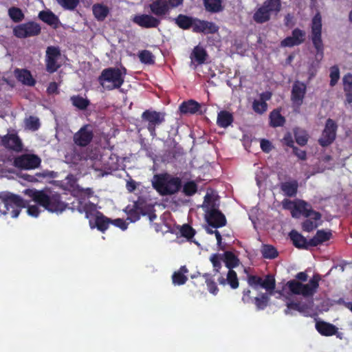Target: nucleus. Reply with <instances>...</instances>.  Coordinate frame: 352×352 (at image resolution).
<instances>
[{
    "mask_svg": "<svg viewBox=\"0 0 352 352\" xmlns=\"http://www.w3.org/2000/svg\"><path fill=\"white\" fill-rule=\"evenodd\" d=\"M25 194L32 197L37 204L50 212H63L67 208V204L61 200L59 194L56 193L50 196L43 190L31 189L26 190Z\"/></svg>",
    "mask_w": 352,
    "mask_h": 352,
    "instance_id": "nucleus-1",
    "label": "nucleus"
},
{
    "mask_svg": "<svg viewBox=\"0 0 352 352\" xmlns=\"http://www.w3.org/2000/svg\"><path fill=\"white\" fill-rule=\"evenodd\" d=\"M153 186L160 195H172L181 189L182 179L168 173L155 175Z\"/></svg>",
    "mask_w": 352,
    "mask_h": 352,
    "instance_id": "nucleus-2",
    "label": "nucleus"
},
{
    "mask_svg": "<svg viewBox=\"0 0 352 352\" xmlns=\"http://www.w3.org/2000/svg\"><path fill=\"white\" fill-rule=\"evenodd\" d=\"M0 200V214L10 213L12 218H16L21 210L26 208L25 201L21 196L10 192H1Z\"/></svg>",
    "mask_w": 352,
    "mask_h": 352,
    "instance_id": "nucleus-3",
    "label": "nucleus"
},
{
    "mask_svg": "<svg viewBox=\"0 0 352 352\" xmlns=\"http://www.w3.org/2000/svg\"><path fill=\"white\" fill-rule=\"evenodd\" d=\"M320 280V275L319 274H315L307 284H303L296 280H292L287 282V286L289 291L294 294L302 295L304 297H312L316 293L319 287V282Z\"/></svg>",
    "mask_w": 352,
    "mask_h": 352,
    "instance_id": "nucleus-4",
    "label": "nucleus"
},
{
    "mask_svg": "<svg viewBox=\"0 0 352 352\" xmlns=\"http://www.w3.org/2000/svg\"><path fill=\"white\" fill-rule=\"evenodd\" d=\"M282 204L283 208L291 210L293 217H298L297 212L305 217H311L315 221H318L322 217L319 212L314 210L311 206L304 200H298L297 202H294L288 199H285Z\"/></svg>",
    "mask_w": 352,
    "mask_h": 352,
    "instance_id": "nucleus-5",
    "label": "nucleus"
},
{
    "mask_svg": "<svg viewBox=\"0 0 352 352\" xmlns=\"http://www.w3.org/2000/svg\"><path fill=\"white\" fill-rule=\"evenodd\" d=\"M204 205L207 207L206 210V220L209 226L219 228L226 225L227 221L225 215L216 208V204L212 199V196L207 193L204 197Z\"/></svg>",
    "mask_w": 352,
    "mask_h": 352,
    "instance_id": "nucleus-6",
    "label": "nucleus"
},
{
    "mask_svg": "<svg viewBox=\"0 0 352 352\" xmlns=\"http://www.w3.org/2000/svg\"><path fill=\"white\" fill-rule=\"evenodd\" d=\"M122 76L118 67H108L102 71L98 80L104 89L111 91L120 88L124 84Z\"/></svg>",
    "mask_w": 352,
    "mask_h": 352,
    "instance_id": "nucleus-7",
    "label": "nucleus"
},
{
    "mask_svg": "<svg viewBox=\"0 0 352 352\" xmlns=\"http://www.w3.org/2000/svg\"><path fill=\"white\" fill-rule=\"evenodd\" d=\"M142 120L146 123V127L150 133L151 136H157L156 127L159 126L165 121V113L153 110H145L141 116Z\"/></svg>",
    "mask_w": 352,
    "mask_h": 352,
    "instance_id": "nucleus-8",
    "label": "nucleus"
},
{
    "mask_svg": "<svg viewBox=\"0 0 352 352\" xmlns=\"http://www.w3.org/2000/svg\"><path fill=\"white\" fill-rule=\"evenodd\" d=\"M311 39L317 54L321 57L324 54V45L322 39V17L320 13L314 15L311 20Z\"/></svg>",
    "mask_w": 352,
    "mask_h": 352,
    "instance_id": "nucleus-9",
    "label": "nucleus"
},
{
    "mask_svg": "<svg viewBox=\"0 0 352 352\" xmlns=\"http://www.w3.org/2000/svg\"><path fill=\"white\" fill-rule=\"evenodd\" d=\"M247 282L250 287L258 290L260 288L265 289L269 294H272L276 287L275 278L272 274H267L263 278L261 276L249 274L247 276Z\"/></svg>",
    "mask_w": 352,
    "mask_h": 352,
    "instance_id": "nucleus-10",
    "label": "nucleus"
},
{
    "mask_svg": "<svg viewBox=\"0 0 352 352\" xmlns=\"http://www.w3.org/2000/svg\"><path fill=\"white\" fill-rule=\"evenodd\" d=\"M41 162V158L38 155L26 153L14 157L13 165L19 169L30 170L38 168Z\"/></svg>",
    "mask_w": 352,
    "mask_h": 352,
    "instance_id": "nucleus-11",
    "label": "nucleus"
},
{
    "mask_svg": "<svg viewBox=\"0 0 352 352\" xmlns=\"http://www.w3.org/2000/svg\"><path fill=\"white\" fill-rule=\"evenodd\" d=\"M41 30L39 24L30 21L15 26L13 29V34L17 38H25L38 35Z\"/></svg>",
    "mask_w": 352,
    "mask_h": 352,
    "instance_id": "nucleus-12",
    "label": "nucleus"
},
{
    "mask_svg": "<svg viewBox=\"0 0 352 352\" xmlns=\"http://www.w3.org/2000/svg\"><path fill=\"white\" fill-rule=\"evenodd\" d=\"M337 129L338 125L336 122L331 118H328L322 135L318 139L319 144L322 147L331 145L336 140Z\"/></svg>",
    "mask_w": 352,
    "mask_h": 352,
    "instance_id": "nucleus-13",
    "label": "nucleus"
},
{
    "mask_svg": "<svg viewBox=\"0 0 352 352\" xmlns=\"http://www.w3.org/2000/svg\"><path fill=\"white\" fill-rule=\"evenodd\" d=\"M94 131L90 124L82 126L73 137L74 142L80 147H86L94 138Z\"/></svg>",
    "mask_w": 352,
    "mask_h": 352,
    "instance_id": "nucleus-14",
    "label": "nucleus"
},
{
    "mask_svg": "<svg viewBox=\"0 0 352 352\" xmlns=\"http://www.w3.org/2000/svg\"><path fill=\"white\" fill-rule=\"evenodd\" d=\"M307 92L306 85L299 80H296L292 85L291 91V101L295 108L299 109L303 103Z\"/></svg>",
    "mask_w": 352,
    "mask_h": 352,
    "instance_id": "nucleus-15",
    "label": "nucleus"
},
{
    "mask_svg": "<svg viewBox=\"0 0 352 352\" xmlns=\"http://www.w3.org/2000/svg\"><path fill=\"white\" fill-rule=\"evenodd\" d=\"M1 145L6 149L15 152L23 150V143L16 133H8L1 138Z\"/></svg>",
    "mask_w": 352,
    "mask_h": 352,
    "instance_id": "nucleus-16",
    "label": "nucleus"
},
{
    "mask_svg": "<svg viewBox=\"0 0 352 352\" xmlns=\"http://www.w3.org/2000/svg\"><path fill=\"white\" fill-rule=\"evenodd\" d=\"M132 21L143 28H155L159 26L161 21L151 14H137L133 16Z\"/></svg>",
    "mask_w": 352,
    "mask_h": 352,
    "instance_id": "nucleus-17",
    "label": "nucleus"
},
{
    "mask_svg": "<svg viewBox=\"0 0 352 352\" xmlns=\"http://www.w3.org/2000/svg\"><path fill=\"white\" fill-rule=\"evenodd\" d=\"M306 33L304 30L299 28H295L292 32V36H287L280 42V46L283 47H292L297 46L302 43L305 40Z\"/></svg>",
    "mask_w": 352,
    "mask_h": 352,
    "instance_id": "nucleus-18",
    "label": "nucleus"
},
{
    "mask_svg": "<svg viewBox=\"0 0 352 352\" xmlns=\"http://www.w3.org/2000/svg\"><path fill=\"white\" fill-rule=\"evenodd\" d=\"M151 12L155 16L163 18L168 14L170 10L167 0H152L149 4Z\"/></svg>",
    "mask_w": 352,
    "mask_h": 352,
    "instance_id": "nucleus-19",
    "label": "nucleus"
},
{
    "mask_svg": "<svg viewBox=\"0 0 352 352\" xmlns=\"http://www.w3.org/2000/svg\"><path fill=\"white\" fill-rule=\"evenodd\" d=\"M219 28L213 22L200 20L196 18L193 32L196 33H204L205 34H214L217 32Z\"/></svg>",
    "mask_w": 352,
    "mask_h": 352,
    "instance_id": "nucleus-20",
    "label": "nucleus"
},
{
    "mask_svg": "<svg viewBox=\"0 0 352 352\" xmlns=\"http://www.w3.org/2000/svg\"><path fill=\"white\" fill-rule=\"evenodd\" d=\"M124 211L127 214L126 220H129L130 222L138 221L141 215L144 214L143 209L138 201H134L133 204L128 205Z\"/></svg>",
    "mask_w": 352,
    "mask_h": 352,
    "instance_id": "nucleus-21",
    "label": "nucleus"
},
{
    "mask_svg": "<svg viewBox=\"0 0 352 352\" xmlns=\"http://www.w3.org/2000/svg\"><path fill=\"white\" fill-rule=\"evenodd\" d=\"M289 236L293 245L298 249L308 250L311 247L309 245V241L295 230H292Z\"/></svg>",
    "mask_w": 352,
    "mask_h": 352,
    "instance_id": "nucleus-22",
    "label": "nucleus"
},
{
    "mask_svg": "<svg viewBox=\"0 0 352 352\" xmlns=\"http://www.w3.org/2000/svg\"><path fill=\"white\" fill-rule=\"evenodd\" d=\"M65 157L70 163L78 164L82 161L87 160V153L82 147H74L70 153H67Z\"/></svg>",
    "mask_w": 352,
    "mask_h": 352,
    "instance_id": "nucleus-23",
    "label": "nucleus"
},
{
    "mask_svg": "<svg viewBox=\"0 0 352 352\" xmlns=\"http://www.w3.org/2000/svg\"><path fill=\"white\" fill-rule=\"evenodd\" d=\"M332 237V232L331 230H318L315 236L309 240V245L316 247L329 240Z\"/></svg>",
    "mask_w": 352,
    "mask_h": 352,
    "instance_id": "nucleus-24",
    "label": "nucleus"
},
{
    "mask_svg": "<svg viewBox=\"0 0 352 352\" xmlns=\"http://www.w3.org/2000/svg\"><path fill=\"white\" fill-rule=\"evenodd\" d=\"M217 280L221 285H229L233 289L238 288L239 285L237 274L234 270H228L226 278L221 276Z\"/></svg>",
    "mask_w": 352,
    "mask_h": 352,
    "instance_id": "nucleus-25",
    "label": "nucleus"
},
{
    "mask_svg": "<svg viewBox=\"0 0 352 352\" xmlns=\"http://www.w3.org/2000/svg\"><path fill=\"white\" fill-rule=\"evenodd\" d=\"M14 72L16 79L23 85L28 86H34L35 85L36 80L32 77L31 72L27 69L16 68Z\"/></svg>",
    "mask_w": 352,
    "mask_h": 352,
    "instance_id": "nucleus-26",
    "label": "nucleus"
},
{
    "mask_svg": "<svg viewBox=\"0 0 352 352\" xmlns=\"http://www.w3.org/2000/svg\"><path fill=\"white\" fill-rule=\"evenodd\" d=\"M280 188L286 197H294L298 192V182L296 179L282 182L280 184Z\"/></svg>",
    "mask_w": 352,
    "mask_h": 352,
    "instance_id": "nucleus-27",
    "label": "nucleus"
},
{
    "mask_svg": "<svg viewBox=\"0 0 352 352\" xmlns=\"http://www.w3.org/2000/svg\"><path fill=\"white\" fill-rule=\"evenodd\" d=\"M316 329L320 334L324 336H333L338 331V328L335 325L324 321L316 322Z\"/></svg>",
    "mask_w": 352,
    "mask_h": 352,
    "instance_id": "nucleus-28",
    "label": "nucleus"
},
{
    "mask_svg": "<svg viewBox=\"0 0 352 352\" xmlns=\"http://www.w3.org/2000/svg\"><path fill=\"white\" fill-rule=\"evenodd\" d=\"M200 108V104L192 99L182 102L179 107L182 114H195L199 112Z\"/></svg>",
    "mask_w": 352,
    "mask_h": 352,
    "instance_id": "nucleus-29",
    "label": "nucleus"
},
{
    "mask_svg": "<svg viewBox=\"0 0 352 352\" xmlns=\"http://www.w3.org/2000/svg\"><path fill=\"white\" fill-rule=\"evenodd\" d=\"M234 122L233 114L226 110H221L217 114V124L221 128L226 129Z\"/></svg>",
    "mask_w": 352,
    "mask_h": 352,
    "instance_id": "nucleus-30",
    "label": "nucleus"
},
{
    "mask_svg": "<svg viewBox=\"0 0 352 352\" xmlns=\"http://www.w3.org/2000/svg\"><path fill=\"white\" fill-rule=\"evenodd\" d=\"M111 223V219L104 216L102 212H97L94 222V228H96L99 231L104 232Z\"/></svg>",
    "mask_w": 352,
    "mask_h": 352,
    "instance_id": "nucleus-31",
    "label": "nucleus"
},
{
    "mask_svg": "<svg viewBox=\"0 0 352 352\" xmlns=\"http://www.w3.org/2000/svg\"><path fill=\"white\" fill-rule=\"evenodd\" d=\"M196 18L189 16L185 14H179L174 19L175 24L181 29L188 30L190 28H194Z\"/></svg>",
    "mask_w": 352,
    "mask_h": 352,
    "instance_id": "nucleus-32",
    "label": "nucleus"
},
{
    "mask_svg": "<svg viewBox=\"0 0 352 352\" xmlns=\"http://www.w3.org/2000/svg\"><path fill=\"white\" fill-rule=\"evenodd\" d=\"M78 211L80 213H85V218L89 219L90 227L93 228V218H96V214L98 212L96 211L94 205L91 203L82 204L78 207Z\"/></svg>",
    "mask_w": 352,
    "mask_h": 352,
    "instance_id": "nucleus-33",
    "label": "nucleus"
},
{
    "mask_svg": "<svg viewBox=\"0 0 352 352\" xmlns=\"http://www.w3.org/2000/svg\"><path fill=\"white\" fill-rule=\"evenodd\" d=\"M222 254L223 261L224 262L226 267L229 270H233V268L239 265V258L231 251H226Z\"/></svg>",
    "mask_w": 352,
    "mask_h": 352,
    "instance_id": "nucleus-34",
    "label": "nucleus"
},
{
    "mask_svg": "<svg viewBox=\"0 0 352 352\" xmlns=\"http://www.w3.org/2000/svg\"><path fill=\"white\" fill-rule=\"evenodd\" d=\"M39 19L49 25H54L57 27L59 22L58 17L50 10H43L38 14Z\"/></svg>",
    "mask_w": 352,
    "mask_h": 352,
    "instance_id": "nucleus-35",
    "label": "nucleus"
},
{
    "mask_svg": "<svg viewBox=\"0 0 352 352\" xmlns=\"http://www.w3.org/2000/svg\"><path fill=\"white\" fill-rule=\"evenodd\" d=\"M271 14L263 6L258 8L253 15L254 21L257 23H264L270 20Z\"/></svg>",
    "mask_w": 352,
    "mask_h": 352,
    "instance_id": "nucleus-36",
    "label": "nucleus"
},
{
    "mask_svg": "<svg viewBox=\"0 0 352 352\" xmlns=\"http://www.w3.org/2000/svg\"><path fill=\"white\" fill-rule=\"evenodd\" d=\"M92 11L95 18L100 21L104 20L109 12L107 6L100 3L94 4L92 8Z\"/></svg>",
    "mask_w": 352,
    "mask_h": 352,
    "instance_id": "nucleus-37",
    "label": "nucleus"
},
{
    "mask_svg": "<svg viewBox=\"0 0 352 352\" xmlns=\"http://www.w3.org/2000/svg\"><path fill=\"white\" fill-rule=\"evenodd\" d=\"M263 6L270 13L277 14L281 10L280 0H265Z\"/></svg>",
    "mask_w": 352,
    "mask_h": 352,
    "instance_id": "nucleus-38",
    "label": "nucleus"
},
{
    "mask_svg": "<svg viewBox=\"0 0 352 352\" xmlns=\"http://www.w3.org/2000/svg\"><path fill=\"white\" fill-rule=\"evenodd\" d=\"M270 125L273 127L282 126L285 122V118L278 110L272 111L270 114Z\"/></svg>",
    "mask_w": 352,
    "mask_h": 352,
    "instance_id": "nucleus-39",
    "label": "nucleus"
},
{
    "mask_svg": "<svg viewBox=\"0 0 352 352\" xmlns=\"http://www.w3.org/2000/svg\"><path fill=\"white\" fill-rule=\"evenodd\" d=\"M72 104L80 110L86 109L90 104L88 99L84 98L80 95L73 96L70 98Z\"/></svg>",
    "mask_w": 352,
    "mask_h": 352,
    "instance_id": "nucleus-40",
    "label": "nucleus"
},
{
    "mask_svg": "<svg viewBox=\"0 0 352 352\" xmlns=\"http://www.w3.org/2000/svg\"><path fill=\"white\" fill-rule=\"evenodd\" d=\"M207 56L206 51L199 46H196L192 53V58L199 65L205 63Z\"/></svg>",
    "mask_w": 352,
    "mask_h": 352,
    "instance_id": "nucleus-41",
    "label": "nucleus"
},
{
    "mask_svg": "<svg viewBox=\"0 0 352 352\" xmlns=\"http://www.w3.org/2000/svg\"><path fill=\"white\" fill-rule=\"evenodd\" d=\"M269 293H261L259 296L254 298V305L257 309L263 310L267 307L270 301Z\"/></svg>",
    "mask_w": 352,
    "mask_h": 352,
    "instance_id": "nucleus-42",
    "label": "nucleus"
},
{
    "mask_svg": "<svg viewBox=\"0 0 352 352\" xmlns=\"http://www.w3.org/2000/svg\"><path fill=\"white\" fill-rule=\"evenodd\" d=\"M203 277L205 278V282L209 292L213 295H217L219 292V288L213 279V276L211 274L205 273L203 274Z\"/></svg>",
    "mask_w": 352,
    "mask_h": 352,
    "instance_id": "nucleus-43",
    "label": "nucleus"
},
{
    "mask_svg": "<svg viewBox=\"0 0 352 352\" xmlns=\"http://www.w3.org/2000/svg\"><path fill=\"white\" fill-rule=\"evenodd\" d=\"M204 5L210 12H218L222 10L221 0H204Z\"/></svg>",
    "mask_w": 352,
    "mask_h": 352,
    "instance_id": "nucleus-44",
    "label": "nucleus"
},
{
    "mask_svg": "<svg viewBox=\"0 0 352 352\" xmlns=\"http://www.w3.org/2000/svg\"><path fill=\"white\" fill-rule=\"evenodd\" d=\"M8 16L14 23L22 21L25 17L22 10L16 7H11L8 9Z\"/></svg>",
    "mask_w": 352,
    "mask_h": 352,
    "instance_id": "nucleus-45",
    "label": "nucleus"
},
{
    "mask_svg": "<svg viewBox=\"0 0 352 352\" xmlns=\"http://www.w3.org/2000/svg\"><path fill=\"white\" fill-rule=\"evenodd\" d=\"M294 138L296 143L303 146L307 144L309 135L306 131L298 129L294 131Z\"/></svg>",
    "mask_w": 352,
    "mask_h": 352,
    "instance_id": "nucleus-46",
    "label": "nucleus"
},
{
    "mask_svg": "<svg viewBox=\"0 0 352 352\" xmlns=\"http://www.w3.org/2000/svg\"><path fill=\"white\" fill-rule=\"evenodd\" d=\"M262 256L265 258L273 259L278 256L277 250L272 245H264L261 250Z\"/></svg>",
    "mask_w": 352,
    "mask_h": 352,
    "instance_id": "nucleus-47",
    "label": "nucleus"
},
{
    "mask_svg": "<svg viewBox=\"0 0 352 352\" xmlns=\"http://www.w3.org/2000/svg\"><path fill=\"white\" fill-rule=\"evenodd\" d=\"M198 186L195 181H188L183 186L182 192L188 197L192 196L197 192Z\"/></svg>",
    "mask_w": 352,
    "mask_h": 352,
    "instance_id": "nucleus-48",
    "label": "nucleus"
},
{
    "mask_svg": "<svg viewBox=\"0 0 352 352\" xmlns=\"http://www.w3.org/2000/svg\"><path fill=\"white\" fill-rule=\"evenodd\" d=\"M307 309L305 304H302L300 302H289L287 303V309L285 310V314H289L290 310L298 311L300 313L304 312Z\"/></svg>",
    "mask_w": 352,
    "mask_h": 352,
    "instance_id": "nucleus-49",
    "label": "nucleus"
},
{
    "mask_svg": "<svg viewBox=\"0 0 352 352\" xmlns=\"http://www.w3.org/2000/svg\"><path fill=\"white\" fill-rule=\"evenodd\" d=\"M139 58L144 64L151 65L155 63L154 56L150 51L146 50H142L139 53Z\"/></svg>",
    "mask_w": 352,
    "mask_h": 352,
    "instance_id": "nucleus-50",
    "label": "nucleus"
},
{
    "mask_svg": "<svg viewBox=\"0 0 352 352\" xmlns=\"http://www.w3.org/2000/svg\"><path fill=\"white\" fill-rule=\"evenodd\" d=\"M252 109L258 114H263L267 110V104L265 101L254 100L252 102Z\"/></svg>",
    "mask_w": 352,
    "mask_h": 352,
    "instance_id": "nucleus-51",
    "label": "nucleus"
},
{
    "mask_svg": "<svg viewBox=\"0 0 352 352\" xmlns=\"http://www.w3.org/2000/svg\"><path fill=\"white\" fill-rule=\"evenodd\" d=\"M210 261H211L213 267V271L215 273L219 272V270L221 267V261H223V257L221 254H213L211 255L210 258Z\"/></svg>",
    "mask_w": 352,
    "mask_h": 352,
    "instance_id": "nucleus-52",
    "label": "nucleus"
},
{
    "mask_svg": "<svg viewBox=\"0 0 352 352\" xmlns=\"http://www.w3.org/2000/svg\"><path fill=\"white\" fill-rule=\"evenodd\" d=\"M187 280V276L181 272H175L172 275V281L175 285H184Z\"/></svg>",
    "mask_w": 352,
    "mask_h": 352,
    "instance_id": "nucleus-53",
    "label": "nucleus"
},
{
    "mask_svg": "<svg viewBox=\"0 0 352 352\" xmlns=\"http://www.w3.org/2000/svg\"><path fill=\"white\" fill-rule=\"evenodd\" d=\"M46 70L50 73H54L60 67V65L57 63V59L50 57L45 58Z\"/></svg>",
    "mask_w": 352,
    "mask_h": 352,
    "instance_id": "nucleus-54",
    "label": "nucleus"
},
{
    "mask_svg": "<svg viewBox=\"0 0 352 352\" xmlns=\"http://www.w3.org/2000/svg\"><path fill=\"white\" fill-rule=\"evenodd\" d=\"M180 233L182 236L187 239H191L195 234V230L188 224H184L180 229Z\"/></svg>",
    "mask_w": 352,
    "mask_h": 352,
    "instance_id": "nucleus-55",
    "label": "nucleus"
},
{
    "mask_svg": "<svg viewBox=\"0 0 352 352\" xmlns=\"http://www.w3.org/2000/svg\"><path fill=\"white\" fill-rule=\"evenodd\" d=\"M330 85L335 86L340 79V70L337 65L332 66L330 68Z\"/></svg>",
    "mask_w": 352,
    "mask_h": 352,
    "instance_id": "nucleus-56",
    "label": "nucleus"
},
{
    "mask_svg": "<svg viewBox=\"0 0 352 352\" xmlns=\"http://www.w3.org/2000/svg\"><path fill=\"white\" fill-rule=\"evenodd\" d=\"M65 9L72 10L76 8L79 0H56Z\"/></svg>",
    "mask_w": 352,
    "mask_h": 352,
    "instance_id": "nucleus-57",
    "label": "nucleus"
},
{
    "mask_svg": "<svg viewBox=\"0 0 352 352\" xmlns=\"http://www.w3.org/2000/svg\"><path fill=\"white\" fill-rule=\"evenodd\" d=\"M27 126L33 131L38 130L40 127V122L38 118L30 116L26 122Z\"/></svg>",
    "mask_w": 352,
    "mask_h": 352,
    "instance_id": "nucleus-58",
    "label": "nucleus"
},
{
    "mask_svg": "<svg viewBox=\"0 0 352 352\" xmlns=\"http://www.w3.org/2000/svg\"><path fill=\"white\" fill-rule=\"evenodd\" d=\"M60 56V52L58 47L50 46L46 50V58L50 57L52 58L58 59Z\"/></svg>",
    "mask_w": 352,
    "mask_h": 352,
    "instance_id": "nucleus-59",
    "label": "nucleus"
},
{
    "mask_svg": "<svg viewBox=\"0 0 352 352\" xmlns=\"http://www.w3.org/2000/svg\"><path fill=\"white\" fill-rule=\"evenodd\" d=\"M344 91H351L352 89V74L348 73L343 77Z\"/></svg>",
    "mask_w": 352,
    "mask_h": 352,
    "instance_id": "nucleus-60",
    "label": "nucleus"
},
{
    "mask_svg": "<svg viewBox=\"0 0 352 352\" xmlns=\"http://www.w3.org/2000/svg\"><path fill=\"white\" fill-rule=\"evenodd\" d=\"M260 146L261 150L266 153H270L273 148L271 142L266 139H262L261 140Z\"/></svg>",
    "mask_w": 352,
    "mask_h": 352,
    "instance_id": "nucleus-61",
    "label": "nucleus"
},
{
    "mask_svg": "<svg viewBox=\"0 0 352 352\" xmlns=\"http://www.w3.org/2000/svg\"><path fill=\"white\" fill-rule=\"evenodd\" d=\"M317 227V225L315 224L310 219H306L302 223V228L305 232H311L314 229H315Z\"/></svg>",
    "mask_w": 352,
    "mask_h": 352,
    "instance_id": "nucleus-62",
    "label": "nucleus"
},
{
    "mask_svg": "<svg viewBox=\"0 0 352 352\" xmlns=\"http://www.w3.org/2000/svg\"><path fill=\"white\" fill-rule=\"evenodd\" d=\"M111 224L114 225L115 226L120 228L122 230H124L127 228L128 223L122 219H116L114 220H111Z\"/></svg>",
    "mask_w": 352,
    "mask_h": 352,
    "instance_id": "nucleus-63",
    "label": "nucleus"
},
{
    "mask_svg": "<svg viewBox=\"0 0 352 352\" xmlns=\"http://www.w3.org/2000/svg\"><path fill=\"white\" fill-rule=\"evenodd\" d=\"M48 94H58V86L56 82H52L49 84L47 88Z\"/></svg>",
    "mask_w": 352,
    "mask_h": 352,
    "instance_id": "nucleus-64",
    "label": "nucleus"
}]
</instances>
